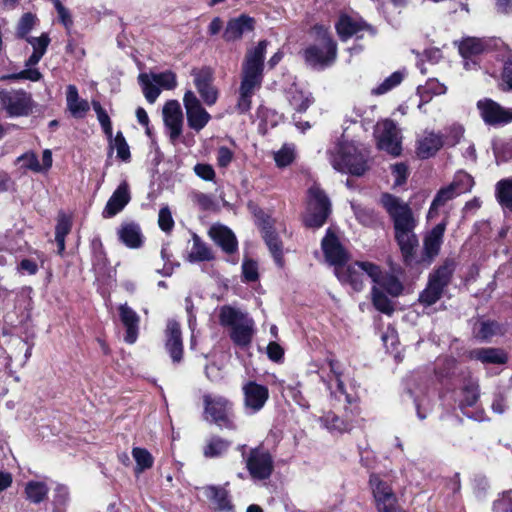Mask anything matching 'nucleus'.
I'll return each instance as SVG.
<instances>
[{
  "label": "nucleus",
  "mask_w": 512,
  "mask_h": 512,
  "mask_svg": "<svg viewBox=\"0 0 512 512\" xmlns=\"http://www.w3.org/2000/svg\"><path fill=\"white\" fill-rule=\"evenodd\" d=\"M372 302L375 308L382 313L390 315L394 311L389 298L377 286L372 288Z\"/></svg>",
  "instance_id": "49530a36"
},
{
  "label": "nucleus",
  "mask_w": 512,
  "mask_h": 512,
  "mask_svg": "<svg viewBox=\"0 0 512 512\" xmlns=\"http://www.w3.org/2000/svg\"><path fill=\"white\" fill-rule=\"evenodd\" d=\"M322 250L326 260L331 265H334L335 268L343 266V263L347 260L346 251L331 229L327 230L326 235L322 240Z\"/></svg>",
  "instance_id": "a211bd4d"
},
{
  "label": "nucleus",
  "mask_w": 512,
  "mask_h": 512,
  "mask_svg": "<svg viewBox=\"0 0 512 512\" xmlns=\"http://www.w3.org/2000/svg\"><path fill=\"white\" fill-rule=\"evenodd\" d=\"M138 80L147 101L154 103L160 94L159 86L152 80L151 75L145 73L140 74Z\"/></svg>",
  "instance_id": "37998d69"
},
{
  "label": "nucleus",
  "mask_w": 512,
  "mask_h": 512,
  "mask_svg": "<svg viewBox=\"0 0 512 512\" xmlns=\"http://www.w3.org/2000/svg\"><path fill=\"white\" fill-rule=\"evenodd\" d=\"M381 203L393 221L395 239L405 262L409 263L415 249L418 247V238L414 231L417 226V219L408 203L394 195L383 194Z\"/></svg>",
  "instance_id": "f257e3e1"
},
{
  "label": "nucleus",
  "mask_w": 512,
  "mask_h": 512,
  "mask_svg": "<svg viewBox=\"0 0 512 512\" xmlns=\"http://www.w3.org/2000/svg\"><path fill=\"white\" fill-rule=\"evenodd\" d=\"M152 80L163 89H173L177 85L176 75L171 71L162 72L159 74H152Z\"/></svg>",
  "instance_id": "6e6d98bb"
},
{
  "label": "nucleus",
  "mask_w": 512,
  "mask_h": 512,
  "mask_svg": "<svg viewBox=\"0 0 512 512\" xmlns=\"http://www.w3.org/2000/svg\"><path fill=\"white\" fill-rule=\"evenodd\" d=\"M377 147L393 156L402 151L401 135L394 121L384 119L377 122L374 130Z\"/></svg>",
  "instance_id": "1a4fd4ad"
},
{
  "label": "nucleus",
  "mask_w": 512,
  "mask_h": 512,
  "mask_svg": "<svg viewBox=\"0 0 512 512\" xmlns=\"http://www.w3.org/2000/svg\"><path fill=\"white\" fill-rule=\"evenodd\" d=\"M295 159V150L293 146L284 145L280 150L274 153L276 165L280 168L289 166Z\"/></svg>",
  "instance_id": "8fccbe9b"
},
{
  "label": "nucleus",
  "mask_w": 512,
  "mask_h": 512,
  "mask_svg": "<svg viewBox=\"0 0 512 512\" xmlns=\"http://www.w3.org/2000/svg\"><path fill=\"white\" fill-rule=\"evenodd\" d=\"M52 3L54 4L61 23L66 29H70L73 25V20L69 10L63 6L60 0H52Z\"/></svg>",
  "instance_id": "e2e57ef3"
},
{
  "label": "nucleus",
  "mask_w": 512,
  "mask_h": 512,
  "mask_svg": "<svg viewBox=\"0 0 512 512\" xmlns=\"http://www.w3.org/2000/svg\"><path fill=\"white\" fill-rule=\"evenodd\" d=\"M131 199L129 185L126 181L119 184L103 210V217L110 218L124 209Z\"/></svg>",
  "instance_id": "6ab92c4d"
},
{
  "label": "nucleus",
  "mask_w": 512,
  "mask_h": 512,
  "mask_svg": "<svg viewBox=\"0 0 512 512\" xmlns=\"http://www.w3.org/2000/svg\"><path fill=\"white\" fill-rule=\"evenodd\" d=\"M230 442L219 436H212L207 440L203 448V455L206 458H215L222 456L230 447Z\"/></svg>",
  "instance_id": "72a5a7b5"
},
{
  "label": "nucleus",
  "mask_w": 512,
  "mask_h": 512,
  "mask_svg": "<svg viewBox=\"0 0 512 512\" xmlns=\"http://www.w3.org/2000/svg\"><path fill=\"white\" fill-rule=\"evenodd\" d=\"M495 197L502 207L512 211V177L501 179L496 183Z\"/></svg>",
  "instance_id": "2f4dec72"
},
{
  "label": "nucleus",
  "mask_w": 512,
  "mask_h": 512,
  "mask_svg": "<svg viewBox=\"0 0 512 512\" xmlns=\"http://www.w3.org/2000/svg\"><path fill=\"white\" fill-rule=\"evenodd\" d=\"M263 237L275 261L282 265V244L278 236L270 230H265Z\"/></svg>",
  "instance_id": "de8ad7c7"
},
{
  "label": "nucleus",
  "mask_w": 512,
  "mask_h": 512,
  "mask_svg": "<svg viewBox=\"0 0 512 512\" xmlns=\"http://www.w3.org/2000/svg\"><path fill=\"white\" fill-rule=\"evenodd\" d=\"M158 224L159 227L165 232L171 231L174 227V220L171 211L167 206L160 209L158 215Z\"/></svg>",
  "instance_id": "bf43d9fd"
},
{
  "label": "nucleus",
  "mask_w": 512,
  "mask_h": 512,
  "mask_svg": "<svg viewBox=\"0 0 512 512\" xmlns=\"http://www.w3.org/2000/svg\"><path fill=\"white\" fill-rule=\"evenodd\" d=\"M337 278L344 283H348L355 291H361L364 286V276L371 280H377L379 276V267L370 262H355L352 265L335 268Z\"/></svg>",
  "instance_id": "0eeeda50"
},
{
  "label": "nucleus",
  "mask_w": 512,
  "mask_h": 512,
  "mask_svg": "<svg viewBox=\"0 0 512 512\" xmlns=\"http://www.w3.org/2000/svg\"><path fill=\"white\" fill-rule=\"evenodd\" d=\"M479 385L476 381L470 379L465 382L462 388L461 407H471L475 405L479 399Z\"/></svg>",
  "instance_id": "79ce46f5"
},
{
  "label": "nucleus",
  "mask_w": 512,
  "mask_h": 512,
  "mask_svg": "<svg viewBox=\"0 0 512 512\" xmlns=\"http://www.w3.org/2000/svg\"><path fill=\"white\" fill-rule=\"evenodd\" d=\"M92 106L97 115V119L103 129V132L111 140L112 139V123H111L109 115L103 109L100 102L92 101Z\"/></svg>",
  "instance_id": "09e8293b"
},
{
  "label": "nucleus",
  "mask_w": 512,
  "mask_h": 512,
  "mask_svg": "<svg viewBox=\"0 0 512 512\" xmlns=\"http://www.w3.org/2000/svg\"><path fill=\"white\" fill-rule=\"evenodd\" d=\"M254 333V321L251 320L246 322L244 325H240L238 328H234L231 330L230 337L232 341L241 347H247L250 345L252 341Z\"/></svg>",
  "instance_id": "f704fd0d"
},
{
  "label": "nucleus",
  "mask_w": 512,
  "mask_h": 512,
  "mask_svg": "<svg viewBox=\"0 0 512 512\" xmlns=\"http://www.w3.org/2000/svg\"><path fill=\"white\" fill-rule=\"evenodd\" d=\"M500 333L501 328L498 325V323L494 321H482L479 324V328L477 329L476 335L480 339L488 340L491 337Z\"/></svg>",
  "instance_id": "603ef678"
},
{
  "label": "nucleus",
  "mask_w": 512,
  "mask_h": 512,
  "mask_svg": "<svg viewBox=\"0 0 512 512\" xmlns=\"http://www.w3.org/2000/svg\"><path fill=\"white\" fill-rule=\"evenodd\" d=\"M495 512H512V499L509 492H504L502 497L494 503Z\"/></svg>",
  "instance_id": "338daca9"
},
{
  "label": "nucleus",
  "mask_w": 512,
  "mask_h": 512,
  "mask_svg": "<svg viewBox=\"0 0 512 512\" xmlns=\"http://www.w3.org/2000/svg\"><path fill=\"white\" fill-rule=\"evenodd\" d=\"M0 105L9 116H26L32 109L31 95L23 90L0 91Z\"/></svg>",
  "instance_id": "ddd939ff"
},
{
  "label": "nucleus",
  "mask_w": 512,
  "mask_h": 512,
  "mask_svg": "<svg viewBox=\"0 0 512 512\" xmlns=\"http://www.w3.org/2000/svg\"><path fill=\"white\" fill-rule=\"evenodd\" d=\"M67 109L75 118H83L90 109L87 100L79 97L78 89L75 85H68L66 89Z\"/></svg>",
  "instance_id": "bb28decb"
},
{
  "label": "nucleus",
  "mask_w": 512,
  "mask_h": 512,
  "mask_svg": "<svg viewBox=\"0 0 512 512\" xmlns=\"http://www.w3.org/2000/svg\"><path fill=\"white\" fill-rule=\"evenodd\" d=\"M331 212V203L318 186L314 185L308 190L307 209L304 218L308 227L319 228L327 220Z\"/></svg>",
  "instance_id": "423d86ee"
},
{
  "label": "nucleus",
  "mask_w": 512,
  "mask_h": 512,
  "mask_svg": "<svg viewBox=\"0 0 512 512\" xmlns=\"http://www.w3.org/2000/svg\"><path fill=\"white\" fill-rule=\"evenodd\" d=\"M470 357L485 364H503L507 361L506 354L495 348L474 349L470 352Z\"/></svg>",
  "instance_id": "7c9ffc66"
},
{
  "label": "nucleus",
  "mask_w": 512,
  "mask_h": 512,
  "mask_svg": "<svg viewBox=\"0 0 512 512\" xmlns=\"http://www.w3.org/2000/svg\"><path fill=\"white\" fill-rule=\"evenodd\" d=\"M455 267L456 262L453 259H446L429 275L428 284L419 296L422 304L431 306L441 298L444 289L451 281Z\"/></svg>",
  "instance_id": "20e7f679"
},
{
  "label": "nucleus",
  "mask_w": 512,
  "mask_h": 512,
  "mask_svg": "<svg viewBox=\"0 0 512 512\" xmlns=\"http://www.w3.org/2000/svg\"><path fill=\"white\" fill-rule=\"evenodd\" d=\"M324 426L331 432L343 433L347 432L352 428L349 422L344 421L336 414L329 412L322 417Z\"/></svg>",
  "instance_id": "a18cd8bd"
},
{
  "label": "nucleus",
  "mask_w": 512,
  "mask_h": 512,
  "mask_svg": "<svg viewBox=\"0 0 512 512\" xmlns=\"http://www.w3.org/2000/svg\"><path fill=\"white\" fill-rule=\"evenodd\" d=\"M374 286H377L382 292L386 291L392 296H398L402 291L401 283L393 276L383 274L379 269L377 280H373Z\"/></svg>",
  "instance_id": "e433bc0d"
},
{
  "label": "nucleus",
  "mask_w": 512,
  "mask_h": 512,
  "mask_svg": "<svg viewBox=\"0 0 512 512\" xmlns=\"http://www.w3.org/2000/svg\"><path fill=\"white\" fill-rule=\"evenodd\" d=\"M246 467L253 479L266 480L274 470L273 457L269 451L261 447L251 449L246 460Z\"/></svg>",
  "instance_id": "f8f14e48"
},
{
  "label": "nucleus",
  "mask_w": 512,
  "mask_h": 512,
  "mask_svg": "<svg viewBox=\"0 0 512 512\" xmlns=\"http://www.w3.org/2000/svg\"><path fill=\"white\" fill-rule=\"evenodd\" d=\"M314 30L320 37L318 44L308 47L304 51L306 62L314 68H323L331 63L336 58L337 47L336 43L330 38L327 30L322 26H315Z\"/></svg>",
  "instance_id": "39448f33"
},
{
  "label": "nucleus",
  "mask_w": 512,
  "mask_h": 512,
  "mask_svg": "<svg viewBox=\"0 0 512 512\" xmlns=\"http://www.w3.org/2000/svg\"><path fill=\"white\" fill-rule=\"evenodd\" d=\"M289 103L296 111L305 112L313 103V98L310 93L291 89L289 92Z\"/></svg>",
  "instance_id": "a19ab883"
},
{
  "label": "nucleus",
  "mask_w": 512,
  "mask_h": 512,
  "mask_svg": "<svg viewBox=\"0 0 512 512\" xmlns=\"http://www.w3.org/2000/svg\"><path fill=\"white\" fill-rule=\"evenodd\" d=\"M119 317L126 329L125 342L128 344L135 343L139 334V315L125 303L119 306Z\"/></svg>",
  "instance_id": "4be33fe9"
},
{
  "label": "nucleus",
  "mask_w": 512,
  "mask_h": 512,
  "mask_svg": "<svg viewBox=\"0 0 512 512\" xmlns=\"http://www.w3.org/2000/svg\"><path fill=\"white\" fill-rule=\"evenodd\" d=\"M166 350L173 362H180L183 356V343L180 325L175 320H169L166 327Z\"/></svg>",
  "instance_id": "aec40b11"
},
{
  "label": "nucleus",
  "mask_w": 512,
  "mask_h": 512,
  "mask_svg": "<svg viewBox=\"0 0 512 512\" xmlns=\"http://www.w3.org/2000/svg\"><path fill=\"white\" fill-rule=\"evenodd\" d=\"M191 75L194 78V85L204 103L212 106L217 102L218 89L213 85V71L209 67L193 69Z\"/></svg>",
  "instance_id": "2eb2a0df"
},
{
  "label": "nucleus",
  "mask_w": 512,
  "mask_h": 512,
  "mask_svg": "<svg viewBox=\"0 0 512 512\" xmlns=\"http://www.w3.org/2000/svg\"><path fill=\"white\" fill-rule=\"evenodd\" d=\"M245 406L253 412L259 411L266 403L269 392L267 387L250 381L243 387Z\"/></svg>",
  "instance_id": "412c9836"
},
{
  "label": "nucleus",
  "mask_w": 512,
  "mask_h": 512,
  "mask_svg": "<svg viewBox=\"0 0 512 512\" xmlns=\"http://www.w3.org/2000/svg\"><path fill=\"white\" fill-rule=\"evenodd\" d=\"M119 239L129 248H139L142 244L140 227L135 223H124L118 230Z\"/></svg>",
  "instance_id": "c85d7f7f"
},
{
  "label": "nucleus",
  "mask_w": 512,
  "mask_h": 512,
  "mask_svg": "<svg viewBox=\"0 0 512 512\" xmlns=\"http://www.w3.org/2000/svg\"><path fill=\"white\" fill-rule=\"evenodd\" d=\"M445 145L444 137L440 133L425 130L416 141V154L421 159H428Z\"/></svg>",
  "instance_id": "f3484780"
},
{
  "label": "nucleus",
  "mask_w": 512,
  "mask_h": 512,
  "mask_svg": "<svg viewBox=\"0 0 512 512\" xmlns=\"http://www.w3.org/2000/svg\"><path fill=\"white\" fill-rule=\"evenodd\" d=\"M132 456L136 462L135 472L142 473L153 466L154 458L152 454L145 448L134 447Z\"/></svg>",
  "instance_id": "ea45409f"
},
{
  "label": "nucleus",
  "mask_w": 512,
  "mask_h": 512,
  "mask_svg": "<svg viewBox=\"0 0 512 512\" xmlns=\"http://www.w3.org/2000/svg\"><path fill=\"white\" fill-rule=\"evenodd\" d=\"M27 40L33 47V52L40 55H44L46 53L47 47L50 43V38L47 34H42L39 37H31Z\"/></svg>",
  "instance_id": "680f3d73"
},
{
  "label": "nucleus",
  "mask_w": 512,
  "mask_h": 512,
  "mask_svg": "<svg viewBox=\"0 0 512 512\" xmlns=\"http://www.w3.org/2000/svg\"><path fill=\"white\" fill-rule=\"evenodd\" d=\"M392 175L394 176V186L403 185L408 177V167L404 163H396L391 166Z\"/></svg>",
  "instance_id": "052dcab7"
},
{
  "label": "nucleus",
  "mask_w": 512,
  "mask_h": 512,
  "mask_svg": "<svg viewBox=\"0 0 512 512\" xmlns=\"http://www.w3.org/2000/svg\"><path fill=\"white\" fill-rule=\"evenodd\" d=\"M206 497L211 500L219 511H232L233 505L229 499V492L225 487L209 485L203 488Z\"/></svg>",
  "instance_id": "cd10ccee"
},
{
  "label": "nucleus",
  "mask_w": 512,
  "mask_h": 512,
  "mask_svg": "<svg viewBox=\"0 0 512 512\" xmlns=\"http://www.w3.org/2000/svg\"><path fill=\"white\" fill-rule=\"evenodd\" d=\"M163 118L169 129L170 140L174 144L181 135L183 126V113L178 101L170 100L164 105Z\"/></svg>",
  "instance_id": "dca6fc26"
},
{
  "label": "nucleus",
  "mask_w": 512,
  "mask_h": 512,
  "mask_svg": "<svg viewBox=\"0 0 512 512\" xmlns=\"http://www.w3.org/2000/svg\"><path fill=\"white\" fill-rule=\"evenodd\" d=\"M114 147L117 150V156L123 160L128 161L130 159L129 146L121 132H118L113 140Z\"/></svg>",
  "instance_id": "13d9d810"
},
{
  "label": "nucleus",
  "mask_w": 512,
  "mask_h": 512,
  "mask_svg": "<svg viewBox=\"0 0 512 512\" xmlns=\"http://www.w3.org/2000/svg\"><path fill=\"white\" fill-rule=\"evenodd\" d=\"M183 103L187 115L188 126L199 132L210 121V114L203 108L200 100L191 90L186 91L183 97Z\"/></svg>",
  "instance_id": "4468645a"
},
{
  "label": "nucleus",
  "mask_w": 512,
  "mask_h": 512,
  "mask_svg": "<svg viewBox=\"0 0 512 512\" xmlns=\"http://www.w3.org/2000/svg\"><path fill=\"white\" fill-rule=\"evenodd\" d=\"M35 16L31 13L24 14L17 27V33L20 37H24L34 26Z\"/></svg>",
  "instance_id": "0e129e2a"
},
{
  "label": "nucleus",
  "mask_w": 512,
  "mask_h": 512,
  "mask_svg": "<svg viewBox=\"0 0 512 512\" xmlns=\"http://www.w3.org/2000/svg\"><path fill=\"white\" fill-rule=\"evenodd\" d=\"M368 152L353 143H341L330 153L333 168L342 173L362 176L367 170Z\"/></svg>",
  "instance_id": "7ed1b4c3"
},
{
  "label": "nucleus",
  "mask_w": 512,
  "mask_h": 512,
  "mask_svg": "<svg viewBox=\"0 0 512 512\" xmlns=\"http://www.w3.org/2000/svg\"><path fill=\"white\" fill-rule=\"evenodd\" d=\"M369 483L372 488L378 512H403L397 504V497L390 485L382 481L376 474L370 476Z\"/></svg>",
  "instance_id": "9b49d317"
},
{
  "label": "nucleus",
  "mask_w": 512,
  "mask_h": 512,
  "mask_svg": "<svg viewBox=\"0 0 512 512\" xmlns=\"http://www.w3.org/2000/svg\"><path fill=\"white\" fill-rule=\"evenodd\" d=\"M242 311L231 307L229 305H224L219 310V322L224 327H229L235 320L239 319Z\"/></svg>",
  "instance_id": "5fc2aeb1"
},
{
  "label": "nucleus",
  "mask_w": 512,
  "mask_h": 512,
  "mask_svg": "<svg viewBox=\"0 0 512 512\" xmlns=\"http://www.w3.org/2000/svg\"><path fill=\"white\" fill-rule=\"evenodd\" d=\"M233 152L226 146H221L217 150V164L220 167H227L233 160Z\"/></svg>",
  "instance_id": "774afa93"
},
{
  "label": "nucleus",
  "mask_w": 512,
  "mask_h": 512,
  "mask_svg": "<svg viewBox=\"0 0 512 512\" xmlns=\"http://www.w3.org/2000/svg\"><path fill=\"white\" fill-rule=\"evenodd\" d=\"M204 413L211 418V421L220 428L235 429L232 420V404L222 396L205 395Z\"/></svg>",
  "instance_id": "6e6552de"
},
{
  "label": "nucleus",
  "mask_w": 512,
  "mask_h": 512,
  "mask_svg": "<svg viewBox=\"0 0 512 512\" xmlns=\"http://www.w3.org/2000/svg\"><path fill=\"white\" fill-rule=\"evenodd\" d=\"M267 44L266 40H262L254 49L249 50L246 54L245 61L242 66L239 98L236 105V109L241 114H244L251 109V98L255 91L261 87L263 78V61Z\"/></svg>",
  "instance_id": "f03ea898"
},
{
  "label": "nucleus",
  "mask_w": 512,
  "mask_h": 512,
  "mask_svg": "<svg viewBox=\"0 0 512 512\" xmlns=\"http://www.w3.org/2000/svg\"><path fill=\"white\" fill-rule=\"evenodd\" d=\"M403 80V75L400 72H394L387 77L379 86L372 90L375 95H382L390 91L395 86L399 85Z\"/></svg>",
  "instance_id": "864d4df0"
},
{
  "label": "nucleus",
  "mask_w": 512,
  "mask_h": 512,
  "mask_svg": "<svg viewBox=\"0 0 512 512\" xmlns=\"http://www.w3.org/2000/svg\"><path fill=\"white\" fill-rule=\"evenodd\" d=\"M476 106L486 125L497 127L512 122V108H505L492 99H481Z\"/></svg>",
  "instance_id": "9d476101"
},
{
  "label": "nucleus",
  "mask_w": 512,
  "mask_h": 512,
  "mask_svg": "<svg viewBox=\"0 0 512 512\" xmlns=\"http://www.w3.org/2000/svg\"><path fill=\"white\" fill-rule=\"evenodd\" d=\"M42 74L41 72L33 67H26V69L20 71L19 73L10 74L7 76H4L3 79H10V80H19V79H25L30 80L33 82H37L41 80Z\"/></svg>",
  "instance_id": "4d7b16f0"
},
{
  "label": "nucleus",
  "mask_w": 512,
  "mask_h": 512,
  "mask_svg": "<svg viewBox=\"0 0 512 512\" xmlns=\"http://www.w3.org/2000/svg\"><path fill=\"white\" fill-rule=\"evenodd\" d=\"M187 259L191 263L211 261L214 259V254L197 234H193L192 247L188 253Z\"/></svg>",
  "instance_id": "c756f323"
},
{
  "label": "nucleus",
  "mask_w": 512,
  "mask_h": 512,
  "mask_svg": "<svg viewBox=\"0 0 512 512\" xmlns=\"http://www.w3.org/2000/svg\"><path fill=\"white\" fill-rule=\"evenodd\" d=\"M209 236L224 252L231 254L237 250V239L234 233L226 226L213 225L209 229Z\"/></svg>",
  "instance_id": "a878e982"
},
{
  "label": "nucleus",
  "mask_w": 512,
  "mask_h": 512,
  "mask_svg": "<svg viewBox=\"0 0 512 512\" xmlns=\"http://www.w3.org/2000/svg\"><path fill=\"white\" fill-rule=\"evenodd\" d=\"M17 161L22 163V166L35 173H46L52 166V152L49 149H45L42 154V160L39 161L37 155L33 152H27L20 157Z\"/></svg>",
  "instance_id": "393cba45"
},
{
  "label": "nucleus",
  "mask_w": 512,
  "mask_h": 512,
  "mask_svg": "<svg viewBox=\"0 0 512 512\" xmlns=\"http://www.w3.org/2000/svg\"><path fill=\"white\" fill-rule=\"evenodd\" d=\"M484 50V44L477 38H466L459 45V52L463 58L477 56Z\"/></svg>",
  "instance_id": "c03bdc74"
},
{
  "label": "nucleus",
  "mask_w": 512,
  "mask_h": 512,
  "mask_svg": "<svg viewBox=\"0 0 512 512\" xmlns=\"http://www.w3.org/2000/svg\"><path fill=\"white\" fill-rule=\"evenodd\" d=\"M336 30L339 37L343 40H346L361 30V25L349 16L342 15L336 24Z\"/></svg>",
  "instance_id": "58836bf2"
},
{
  "label": "nucleus",
  "mask_w": 512,
  "mask_h": 512,
  "mask_svg": "<svg viewBox=\"0 0 512 512\" xmlns=\"http://www.w3.org/2000/svg\"><path fill=\"white\" fill-rule=\"evenodd\" d=\"M254 29V19L245 14L228 21L223 38L228 41H235L240 39L245 32Z\"/></svg>",
  "instance_id": "b1692460"
},
{
  "label": "nucleus",
  "mask_w": 512,
  "mask_h": 512,
  "mask_svg": "<svg viewBox=\"0 0 512 512\" xmlns=\"http://www.w3.org/2000/svg\"><path fill=\"white\" fill-rule=\"evenodd\" d=\"M455 188V184L452 183L449 186L442 188L438 191L430 206L428 212L429 218L435 217L438 214V209L444 206L449 200L453 199L456 196Z\"/></svg>",
  "instance_id": "c9c22d12"
},
{
  "label": "nucleus",
  "mask_w": 512,
  "mask_h": 512,
  "mask_svg": "<svg viewBox=\"0 0 512 512\" xmlns=\"http://www.w3.org/2000/svg\"><path fill=\"white\" fill-rule=\"evenodd\" d=\"M465 129L461 124H452L446 129L444 142L448 147L456 146L464 136Z\"/></svg>",
  "instance_id": "3c124183"
},
{
  "label": "nucleus",
  "mask_w": 512,
  "mask_h": 512,
  "mask_svg": "<svg viewBox=\"0 0 512 512\" xmlns=\"http://www.w3.org/2000/svg\"><path fill=\"white\" fill-rule=\"evenodd\" d=\"M447 91L445 84L435 78L428 79L425 85L418 87V93L423 101L428 102L434 95H443Z\"/></svg>",
  "instance_id": "4c0bfd02"
},
{
  "label": "nucleus",
  "mask_w": 512,
  "mask_h": 512,
  "mask_svg": "<svg viewBox=\"0 0 512 512\" xmlns=\"http://www.w3.org/2000/svg\"><path fill=\"white\" fill-rule=\"evenodd\" d=\"M194 172L205 181H213L215 178V171L210 164L198 163L194 166Z\"/></svg>",
  "instance_id": "69168bd1"
},
{
  "label": "nucleus",
  "mask_w": 512,
  "mask_h": 512,
  "mask_svg": "<svg viewBox=\"0 0 512 512\" xmlns=\"http://www.w3.org/2000/svg\"><path fill=\"white\" fill-rule=\"evenodd\" d=\"M445 232V224H437L424 238L423 260L430 264L439 254Z\"/></svg>",
  "instance_id": "5701e85b"
},
{
  "label": "nucleus",
  "mask_w": 512,
  "mask_h": 512,
  "mask_svg": "<svg viewBox=\"0 0 512 512\" xmlns=\"http://www.w3.org/2000/svg\"><path fill=\"white\" fill-rule=\"evenodd\" d=\"M24 492L27 500L31 503L39 504L47 498L49 488L44 482L29 481L25 485Z\"/></svg>",
  "instance_id": "473e14b6"
}]
</instances>
